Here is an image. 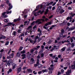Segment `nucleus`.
<instances>
[{"instance_id":"29","label":"nucleus","mask_w":75,"mask_h":75,"mask_svg":"<svg viewBox=\"0 0 75 75\" xmlns=\"http://www.w3.org/2000/svg\"><path fill=\"white\" fill-rule=\"evenodd\" d=\"M23 48V47L22 46L20 47L18 50V51H21V50H22Z\"/></svg>"},{"instance_id":"10","label":"nucleus","mask_w":75,"mask_h":75,"mask_svg":"<svg viewBox=\"0 0 75 75\" xmlns=\"http://www.w3.org/2000/svg\"><path fill=\"white\" fill-rule=\"evenodd\" d=\"M21 57H22V59H24L25 58V57H26V55L25 54H23L21 55Z\"/></svg>"},{"instance_id":"28","label":"nucleus","mask_w":75,"mask_h":75,"mask_svg":"<svg viewBox=\"0 0 75 75\" xmlns=\"http://www.w3.org/2000/svg\"><path fill=\"white\" fill-rule=\"evenodd\" d=\"M61 31L62 34H64V32H65V31H64V29L61 30Z\"/></svg>"},{"instance_id":"53","label":"nucleus","mask_w":75,"mask_h":75,"mask_svg":"<svg viewBox=\"0 0 75 75\" xmlns=\"http://www.w3.org/2000/svg\"><path fill=\"white\" fill-rule=\"evenodd\" d=\"M41 58H42V57H44V54L43 53L41 54Z\"/></svg>"},{"instance_id":"22","label":"nucleus","mask_w":75,"mask_h":75,"mask_svg":"<svg viewBox=\"0 0 75 75\" xmlns=\"http://www.w3.org/2000/svg\"><path fill=\"white\" fill-rule=\"evenodd\" d=\"M9 42H10L9 41H6V42L5 45H8L9 44Z\"/></svg>"},{"instance_id":"59","label":"nucleus","mask_w":75,"mask_h":75,"mask_svg":"<svg viewBox=\"0 0 75 75\" xmlns=\"http://www.w3.org/2000/svg\"><path fill=\"white\" fill-rule=\"evenodd\" d=\"M17 19H15L13 20V22L14 23H16V22H17Z\"/></svg>"},{"instance_id":"26","label":"nucleus","mask_w":75,"mask_h":75,"mask_svg":"<svg viewBox=\"0 0 75 75\" xmlns=\"http://www.w3.org/2000/svg\"><path fill=\"white\" fill-rule=\"evenodd\" d=\"M25 50H23V51L21 52V54H25Z\"/></svg>"},{"instance_id":"16","label":"nucleus","mask_w":75,"mask_h":75,"mask_svg":"<svg viewBox=\"0 0 75 75\" xmlns=\"http://www.w3.org/2000/svg\"><path fill=\"white\" fill-rule=\"evenodd\" d=\"M71 71H72V70L71 69L70 70H68L67 71V72H66V74H69L71 72Z\"/></svg>"},{"instance_id":"42","label":"nucleus","mask_w":75,"mask_h":75,"mask_svg":"<svg viewBox=\"0 0 75 75\" xmlns=\"http://www.w3.org/2000/svg\"><path fill=\"white\" fill-rule=\"evenodd\" d=\"M71 47L72 48H73V47H74V46H75V45L74 44V43H71Z\"/></svg>"},{"instance_id":"50","label":"nucleus","mask_w":75,"mask_h":75,"mask_svg":"<svg viewBox=\"0 0 75 75\" xmlns=\"http://www.w3.org/2000/svg\"><path fill=\"white\" fill-rule=\"evenodd\" d=\"M61 72H60L59 71H58L57 75H61Z\"/></svg>"},{"instance_id":"31","label":"nucleus","mask_w":75,"mask_h":75,"mask_svg":"<svg viewBox=\"0 0 75 75\" xmlns=\"http://www.w3.org/2000/svg\"><path fill=\"white\" fill-rule=\"evenodd\" d=\"M11 49H10L8 51L7 53L8 54H10V53L11 52Z\"/></svg>"},{"instance_id":"8","label":"nucleus","mask_w":75,"mask_h":75,"mask_svg":"<svg viewBox=\"0 0 75 75\" xmlns=\"http://www.w3.org/2000/svg\"><path fill=\"white\" fill-rule=\"evenodd\" d=\"M40 8V5H38V6H36V8L35 9L33 12H35V11H37V10H39V8Z\"/></svg>"},{"instance_id":"25","label":"nucleus","mask_w":75,"mask_h":75,"mask_svg":"<svg viewBox=\"0 0 75 75\" xmlns=\"http://www.w3.org/2000/svg\"><path fill=\"white\" fill-rule=\"evenodd\" d=\"M71 68L72 69H74L75 68V64L72 65L71 66Z\"/></svg>"},{"instance_id":"63","label":"nucleus","mask_w":75,"mask_h":75,"mask_svg":"<svg viewBox=\"0 0 75 75\" xmlns=\"http://www.w3.org/2000/svg\"><path fill=\"white\" fill-rule=\"evenodd\" d=\"M6 12H3L2 13V16H4V15H5V14H6Z\"/></svg>"},{"instance_id":"61","label":"nucleus","mask_w":75,"mask_h":75,"mask_svg":"<svg viewBox=\"0 0 75 75\" xmlns=\"http://www.w3.org/2000/svg\"><path fill=\"white\" fill-rule=\"evenodd\" d=\"M41 47L42 49V50H43V49H44V46H43V45H42L41 46Z\"/></svg>"},{"instance_id":"5","label":"nucleus","mask_w":75,"mask_h":75,"mask_svg":"<svg viewBox=\"0 0 75 75\" xmlns=\"http://www.w3.org/2000/svg\"><path fill=\"white\" fill-rule=\"evenodd\" d=\"M8 6H9L8 8V10H10L12 8H13V5H11V3H9V5H8Z\"/></svg>"},{"instance_id":"35","label":"nucleus","mask_w":75,"mask_h":75,"mask_svg":"<svg viewBox=\"0 0 75 75\" xmlns=\"http://www.w3.org/2000/svg\"><path fill=\"white\" fill-rule=\"evenodd\" d=\"M67 51H71V47H69V48L67 49Z\"/></svg>"},{"instance_id":"13","label":"nucleus","mask_w":75,"mask_h":75,"mask_svg":"<svg viewBox=\"0 0 75 75\" xmlns=\"http://www.w3.org/2000/svg\"><path fill=\"white\" fill-rule=\"evenodd\" d=\"M72 16H70V17H68L66 18V20H72Z\"/></svg>"},{"instance_id":"45","label":"nucleus","mask_w":75,"mask_h":75,"mask_svg":"<svg viewBox=\"0 0 75 75\" xmlns=\"http://www.w3.org/2000/svg\"><path fill=\"white\" fill-rule=\"evenodd\" d=\"M27 55H28L29 56H31V54H30V52H28L27 54Z\"/></svg>"},{"instance_id":"55","label":"nucleus","mask_w":75,"mask_h":75,"mask_svg":"<svg viewBox=\"0 0 75 75\" xmlns=\"http://www.w3.org/2000/svg\"><path fill=\"white\" fill-rule=\"evenodd\" d=\"M42 21L43 22H44V21H45L44 19H40V21Z\"/></svg>"},{"instance_id":"2","label":"nucleus","mask_w":75,"mask_h":75,"mask_svg":"<svg viewBox=\"0 0 75 75\" xmlns=\"http://www.w3.org/2000/svg\"><path fill=\"white\" fill-rule=\"evenodd\" d=\"M38 25L42 24V22L41 21V19H39L35 21V23H38Z\"/></svg>"},{"instance_id":"38","label":"nucleus","mask_w":75,"mask_h":75,"mask_svg":"<svg viewBox=\"0 0 75 75\" xmlns=\"http://www.w3.org/2000/svg\"><path fill=\"white\" fill-rule=\"evenodd\" d=\"M7 24L8 25V26H9V25H12V23L11 22L8 23H7Z\"/></svg>"},{"instance_id":"6","label":"nucleus","mask_w":75,"mask_h":75,"mask_svg":"<svg viewBox=\"0 0 75 75\" xmlns=\"http://www.w3.org/2000/svg\"><path fill=\"white\" fill-rule=\"evenodd\" d=\"M62 9H61V7L60 6H59L57 10V12H59V11H61V10Z\"/></svg>"},{"instance_id":"64","label":"nucleus","mask_w":75,"mask_h":75,"mask_svg":"<svg viewBox=\"0 0 75 75\" xmlns=\"http://www.w3.org/2000/svg\"><path fill=\"white\" fill-rule=\"evenodd\" d=\"M67 25H68V26H69L70 25H71V24H70V23L68 22L67 23Z\"/></svg>"},{"instance_id":"39","label":"nucleus","mask_w":75,"mask_h":75,"mask_svg":"<svg viewBox=\"0 0 75 75\" xmlns=\"http://www.w3.org/2000/svg\"><path fill=\"white\" fill-rule=\"evenodd\" d=\"M53 3H54V2L52 1L50 3H49L48 4V6L50 5V4H51V5L52 4H53Z\"/></svg>"},{"instance_id":"56","label":"nucleus","mask_w":75,"mask_h":75,"mask_svg":"<svg viewBox=\"0 0 75 75\" xmlns=\"http://www.w3.org/2000/svg\"><path fill=\"white\" fill-rule=\"evenodd\" d=\"M27 69V68L26 67H24L23 68V70H25V69Z\"/></svg>"},{"instance_id":"51","label":"nucleus","mask_w":75,"mask_h":75,"mask_svg":"<svg viewBox=\"0 0 75 75\" xmlns=\"http://www.w3.org/2000/svg\"><path fill=\"white\" fill-rule=\"evenodd\" d=\"M38 35H39V37H40V36H41V35H42V32H40V33L38 34Z\"/></svg>"},{"instance_id":"40","label":"nucleus","mask_w":75,"mask_h":75,"mask_svg":"<svg viewBox=\"0 0 75 75\" xmlns=\"http://www.w3.org/2000/svg\"><path fill=\"white\" fill-rule=\"evenodd\" d=\"M34 51V50H33V49H32L30 50V54L31 53H33V52Z\"/></svg>"},{"instance_id":"15","label":"nucleus","mask_w":75,"mask_h":75,"mask_svg":"<svg viewBox=\"0 0 75 75\" xmlns=\"http://www.w3.org/2000/svg\"><path fill=\"white\" fill-rule=\"evenodd\" d=\"M20 52L19 51H18L17 54H16V56L17 57H20V55H21V54L19 53Z\"/></svg>"},{"instance_id":"7","label":"nucleus","mask_w":75,"mask_h":75,"mask_svg":"<svg viewBox=\"0 0 75 75\" xmlns=\"http://www.w3.org/2000/svg\"><path fill=\"white\" fill-rule=\"evenodd\" d=\"M75 28V27H72L71 28H69L68 29V31H72V30H74V29Z\"/></svg>"},{"instance_id":"20","label":"nucleus","mask_w":75,"mask_h":75,"mask_svg":"<svg viewBox=\"0 0 75 75\" xmlns=\"http://www.w3.org/2000/svg\"><path fill=\"white\" fill-rule=\"evenodd\" d=\"M66 48V47H63L61 49V50L62 51V52H64V51H65Z\"/></svg>"},{"instance_id":"30","label":"nucleus","mask_w":75,"mask_h":75,"mask_svg":"<svg viewBox=\"0 0 75 75\" xmlns=\"http://www.w3.org/2000/svg\"><path fill=\"white\" fill-rule=\"evenodd\" d=\"M16 32L14 31L12 33V35H16Z\"/></svg>"},{"instance_id":"27","label":"nucleus","mask_w":75,"mask_h":75,"mask_svg":"<svg viewBox=\"0 0 75 75\" xmlns=\"http://www.w3.org/2000/svg\"><path fill=\"white\" fill-rule=\"evenodd\" d=\"M22 30V29H21V28H20L18 30V33H21V31Z\"/></svg>"},{"instance_id":"4","label":"nucleus","mask_w":75,"mask_h":75,"mask_svg":"<svg viewBox=\"0 0 75 75\" xmlns=\"http://www.w3.org/2000/svg\"><path fill=\"white\" fill-rule=\"evenodd\" d=\"M6 36H4V35H2V34H0V40H4V39H6Z\"/></svg>"},{"instance_id":"33","label":"nucleus","mask_w":75,"mask_h":75,"mask_svg":"<svg viewBox=\"0 0 75 75\" xmlns=\"http://www.w3.org/2000/svg\"><path fill=\"white\" fill-rule=\"evenodd\" d=\"M70 39L71 40V42H73V38H71V37L70 38Z\"/></svg>"},{"instance_id":"46","label":"nucleus","mask_w":75,"mask_h":75,"mask_svg":"<svg viewBox=\"0 0 75 75\" xmlns=\"http://www.w3.org/2000/svg\"><path fill=\"white\" fill-rule=\"evenodd\" d=\"M57 27V25H52L51 26V27L52 28H54V27Z\"/></svg>"},{"instance_id":"41","label":"nucleus","mask_w":75,"mask_h":75,"mask_svg":"<svg viewBox=\"0 0 75 75\" xmlns=\"http://www.w3.org/2000/svg\"><path fill=\"white\" fill-rule=\"evenodd\" d=\"M12 58L10 56H7V59H11Z\"/></svg>"},{"instance_id":"21","label":"nucleus","mask_w":75,"mask_h":75,"mask_svg":"<svg viewBox=\"0 0 75 75\" xmlns=\"http://www.w3.org/2000/svg\"><path fill=\"white\" fill-rule=\"evenodd\" d=\"M42 71L43 73H44V72H48V71H47L46 69H43Z\"/></svg>"},{"instance_id":"47","label":"nucleus","mask_w":75,"mask_h":75,"mask_svg":"<svg viewBox=\"0 0 75 75\" xmlns=\"http://www.w3.org/2000/svg\"><path fill=\"white\" fill-rule=\"evenodd\" d=\"M38 32H40V33H41L42 32L41 30H40V28H38Z\"/></svg>"},{"instance_id":"52","label":"nucleus","mask_w":75,"mask_h":75,"mask_svg":"<svg viewBox=\"0 0 75 75\" xmlns=\"http://www.w3.org/2000/svg\"><path fill=\"white\" fill-rule=\"evenodd\" d=\"M35 72V71H33V73L34 75H36L37 73L36 72Z\"/></svg>"},{"instance_id":"54","label":"nucleus","mask_w":75,"mask_h":75,"mask_svg":"<svg viewBox=\"0 0 75 75\" xmlns=\"http://www.w3.org/2000/svg\"><path fill=\"white\" fill-rule=\"evenodd\" d=\"M54 48H55V49L56 50H58V48L57 47V46L56 45H54L53 46Z\"/></svg>"},{"instance_id":"18","label":"nucleus","mask_w":75,"mask_h":75,"mask_svg":"<svg viewBox=\"0 0 75 75\" xmlns=\"http://www.w3.org/2000/svg\"><path fill=\"white\" fill-rule=\"evenodd\" d=\"M16 64L13 63L12 64V69H14L16 67Z\"/></svg>"},{"instance_id":"12","label":"nucleus","mask_w":75,"mask_h":75,"mask_svg":"<svg viewBox=\"0 0 75 75\" xmlns=\"http://www.w3.org/2000/svg\"><path fill=\"white\" fill-rule=\"evenodd\" d=\"M30 61L31 62V63H30L31 64H34V59L33 58H31L30 60Z\"/></svg>"},{"instance_id":"37","label":"nucleus","mask_w":75,"mask_h":75,"mask_svg":"<svg viewBox=\"0 0 75 75\" xmlns=\"http://www.w3.org/2000/svg\"><path fill=\"white\" fill-rule=\"evenodd\" d=\"M6 3L8 5H9V1L8 0H6Z\"/></svg>"},{"instance_id":"14","label":"nucleus","mask_w":75,"mask_h":75,"mask_svg":"<svg viewBox=\"0 0 75 75\" xmlns=\"http://www.w3.org/2000/svg\"><path fill=\"white\" fill-rule=\"evenodd\" d=\"M65 12V10H64V9H62L60 11V12H59V13L60 14H62L63 13H64Z\"/></svg>"},{"instance_id":"1","label":"nucleus","mask_w":75,"mask_h":75,"mask_svg":"<svg viewBox=\"0 0 75 75\" xmlns=\"http://www.w3.org/2000/svg\"><path fill=\"white\" fill-rule=\"evenodd\" d=\"M3 62H6L7 65H8V66H10L11 64L10 63L12 64V63H13L11 61V59H9L8 61H7V60L4 61Z\"/></svg>"},{"instance_id":"49","label":"nucleus","mask_w":75,"mask_h":75,"mask_svg":"<svg viewBox=\"0 0 75 75\" xmlns=\"http://www.w3.org/2000/svg\"><path fill=\"white\" fill-rule=\"evenodd\" d=\"M42 71H40L38 72V74L39 75H40V74H42Z\"/></svg>"},{"instance_id":"3","label":"nucleus","mask_w":75,"mask_h":75,"mask_svg":"<svg viewBox=\"0 0 75 75\" xmlns=\"http://www.w3.org/2000/svg\"><path fill=\"white\" fill-rule=\"evenodd\" d=\"M67 21H66V20L63 21V22L62 23H60V25L61 26H62V25H65L66 24H67Z\"/></svg>"},{"instance_id":"36","label":"nucleus","mask_w":75,"mask_h":75,"mask_svg":"<svg viewBox=\"0 0 75 75\" xmlns=\"http://www.w3.org/2000/svg\"><path fill=\"white\" fill-rule=\"evenodd\" d=\"M35 21H34L31 24V25H34L35 24Z\"/></svg>"},{"instance_id":"19","label":"nucleus","mask_w":75,"mask_h":75,"mask_svg":"<svg viewBox=\"0 0 75 75\" xmlns=\"http://www.w3.org/2000/svg\"><path fill=\"white\" fill-rule=\"evenodd\" d=\"M27 71L28 72H30V73H32V72H33V70L30 69H27Z\"/></svg>"},{"instance_id":"60","label":"nucleus","mask_w":75,"mask_h":75,"mask_svg":"<svg viewBox=\"0 0 75 75\" xmlns=\"http://www.w3.org/2000/svg\"><path fill=\"white\" fill-rule=\"evenodd\" d=\"M44 10H43L42 11H41L40 12V14H42L43 13H44Z\"/></svg>"},{"instance_id":"43","label":"nucleus","mask_w":75,"mask_h":75,"mask_svg":"<svg viewBox=\"0 0 75 75\" xmlns=\"http://www.w3.org/2000/svg\"><path fill=\"white\" fill-rule=\"evenodd\" d=\"M4 22L5 23H8V19H6L4 20Z\"/></svg>"},{"instance_id":"34","label":"nucleus","mask_w":75,"mask_h":75,"mask_svg":"<svg viewBox=\"0 0 75 75\" xmlns=\"http://www.w3.org/2000/svg\"><path fill=\"white\" fill-rule=\"evenodd\" d=\"M64 69H62L61 70V73L62 74H64Z\"/></svg>"},{"instance_id":"32","label":"nucleus","mask_w":75,"mask_h":75,"mask_svg":"<svg viewBox=\"0 0 75 75\" xmlns=\"http://www.w3.org/2000/svg\"><path fill=\"white\" fill-rule=\"evenodd\" d=\"M2 17L3 18H6L7 17H8V16L7 15H5L4 16H2Z\"/></svg>"},{"instance_id":"23","label":"nucleus","mask_w":75,"mask_h":75,"mask_svg":"<svg viewBox=\"0 0 75 75\" xmlns=\"http://www.w3.org/2000/svg\"><path fill=\"white\" fill-rule=\"evenodd\" d=\"M12 72V69H10L8 70V71H7V74H8L10 72Z\"/></svg>"},{"instance_id":"48","label":"nucleus","mask_w":75,"mask_h":75,"mask_svg":"<svg viewBox=\"0 0 75 75\" xmlns=\"http://www.w3.org/2000/svg\"><path fill=\"white\" fill-rule=\"evenodd\" d=\"M52 17H53V15H51L48 17V18L49 19H51V18H52Z\"/></svg>"},{"instance_id":"44","label":"nucleus","mask_w":75,"mask_h":75,"mask_svg":"<svg viewBox=\"0 0 75 75\" xmlns=\"http://www.w3.org/2000/svg\"><path fill=\"white\" fill-rule=\"evenodd\" d=\"M42 67V65L41 64H40L38 66V68H41Z\"/></svg>"},{"instance_id":"9","label":"nucleus","mask_w":75,"mask_h":75,"mask_svg":"<svg viewBox=\"0 0 75 75\" xmlns=\"http://www.w3.org/2000/svg\"><path fill=\"white\" fill-rule=\"evenodd\" d=\"M22 68L21 67H20L17 69V73H19L21 71Z\"/></svg>"},{"instance_id":"58","label":"nucleus","mask_w":75,"mask_h":75,"mask_svg":"<svg viewBox=\"0 0 75 75\" xmlns=\"http://www.w3.org/2000/svg\"><path fill=\"white\" fill-rule=\"evenodd\" d=\"M74 16H75V13L73 14V13H72V14L71 15V17H74Z\"/></svg>"},{"instance_id":"24","label":"nucleus","mask_w":75,"mask_h":75,"mask_svg":"<svg viewBox=\"0 0 75 75\" xmlns=\"http://www.w3.org/2000/svg\"><path fill=\"white\" fill-rule=\"evenodd\" d=\"M0 7L1 8H3L4 7V5L3 4H1Z\"/></svg>"},{"instance_id":"17","label":"nucleus","mask_w":75,"mask_h":75,"mask_svg":"<svg viewBox=\"0 0 75 75\" xmlns=\"http://www.w3.org/2000/svg\"><path fill=\"white\" fill-rule=\"evenodd\" d=\"M14 54L13 53H12L11 54H10L9 55V56L10 57H11L12 58H13V57H14Z\"/></svg>"},{"instance_id":"62","label":"nucleus","mask_w":75,"mask_h":75,"mask_svg":"<svg viewBox=\"0 0 75 75\" xmlns=\"http://www.w3.org/2000/svg\"><path fill=\"white\" fill-rule=\"evenodd\" d=\"M69 4H72V1H70V2H68Z\"/></svg>"},{"instance_id":"11","label":"nucleus","mask_w":75,"mask_h":75,"mask_svg":"<svg viewBox=\"0 0 75 75\" xmlns=\"http://www.w3.org/2000/svg\"><path fill=\"white\" fill-rule=\"evenodd\" d=\"M42 18L45 19V21H47L49 20V19H48L47 18H46V17L45 16H44L42 17Z\"/></svg>"},{"instance_id":"57","label":"nucleus","mask_w":75,"mask_h":75,"mask_svg":"<svg viewBox=\"0 0 75 75\" xmlns=\"http://www.w3.org/2000/svg\"><path fill=\"white\" fill-rule=\"evenodd\" d=\"M2 54L1 53L0 54V59H1V58H2Z\"/></svg>"}]
</instances>
